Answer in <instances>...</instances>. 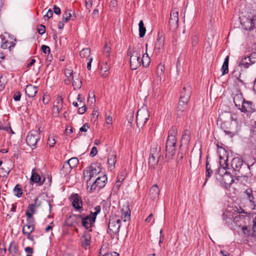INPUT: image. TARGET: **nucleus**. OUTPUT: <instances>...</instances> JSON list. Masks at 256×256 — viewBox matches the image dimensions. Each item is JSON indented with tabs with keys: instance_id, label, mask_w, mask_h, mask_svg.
Instances as JSON below:
<instances>
[{
	"instance_id": "obj_1",
	"label": "nucleus",
	"mask_w": 256,
	"mask_h": 256,
	"mask_svg": "<svg viewBox=\"0 0 256 256\" xmlns=\"http://www.w3.org/2000/svg\"><path fill=\"white\" fill-rule=\"evenodd\" d=\"M221 168H219L216 173V178L220 182V186L224 189L228 190L234 182V180L232 175L226 171L228 169V159L224 160V162L220 160V162Z\"/></svg>"
},
{
	"instance_id": "obj_2",
	"label": "nucleus",
	"mask_w": 256,
	"mask_h": 256,
	"mask_svg": "<svg viewBox=\"0 0 256 256\" xmlns=\"http://www.w3.org/2000/svg\"><path fill=\"white\" fill-rule=\"evenodd\" d=\"M88 168V170H83V174L84 178L88 177L86 184L88 186V184H91L92 178L100 173L101 169L96 164H91Z\"/></svg>"
},
{
	"instance_id": "obj_3",
	"label": "nucleus",
	"mask_w": 256,
	"mask_h": 256,
	"mask_svg": "<svg viewBox=\"0 0 256 256\" xmlns=\"http://www.w3.org/2000/svg\"><path fill=\"white\" fill-rule=\"evenodd\" d=\"M150 117L148 110L146 107L141 108L137 112L136 125L138 127H142L148 121Z\"/></svg>"
},
{
	"instance_id": "obj_4",
	"label": "nucleus",
	"mask_w": 256,
	"mask_h": 256,
	"mask_svg": "<svg viewBox=\"0 0 256 256\" xmlns=\"http://www.w3.org/2000/svg\"><path fill=\"white\" fill-rule=\"evenodd\" d=\"M121 220L116 216L110 217L108 225V233L111 235L112 234H118L120 227Z\"/></svg>"
},
{
	"instance_id": "obj_5",
	"label": "nucleus",
	"mask_w": 256,
	"mask_h": 256,
	"mask_svg": "<svg viewBox=\"0 0 256 256\" xmlns=\"http://www.w3.org/2000/svg\"><path fill=\"white\" fill-rule=\"evenodd\" d=\"M142 52L143 48L141 46L135 47L134 54L130 58V66L132 70H136L140 66V63L137 61V60L140 56Z\"/></svg>"
},
{
	"instance_id": "obj_6",
	"label": "nucleus",
	"mask_w": 256,
	"mask_h": 256,
	"mask_svg": "<svg viewBox=\"0 0 256 256\" xmlns=\"http://www.w3.org/2000/svg\"><path fill=\"white\" fill-rule=\"evenodd\" d=\"M106 180L107 177L106 175L97 178L94 181L91 182V184L87 186V190L90 192H92L95 190L97 187L100 189L104 188L106 184Z\"/></svg>"
},
{
	"instance_id": "obj_7",
	"label": "nucleus",
	"mask_w": 256,
	"mask_h": 256,
	"mask_svg": "<svg viewBox=\"0 0 256 256\" xmlns=\"http://www.w3.org/2000/svg\"><path fill=\"white\" fill-rule=\"evenodd\" d=\"M40 140V134L36 130H32L26 136V142L29 146L34 149L36 148V144Z\"/></svg>"
},
{
	"instance_id": "obj_8",
	"label": "nucleus",
	"mask_w": 256,
	"mask_h": 256,
	"mask_svg": "<svg viewBox=\"0 0 256 256\" xmlns=\"http://www.w3.org/2000/svg\"><path fill=\"white\" fill-rule=\"evenodd\" d=\"M169 26L172 31H175L178 26V12L176 8H172L171 10L169 20Z\"/></svg>"
},
{
	"instance_id": "obj_9",
	"label": "nucleus",
	"mask_w": 256,
	"mask_h": 256,
	"mask_svg": "<svg viewBox=\"0 0 256 256\" xmlns=\"http://www.w3.org/2000/svg\"><path fill=\"white\" fill-rule=\"evenodd\" d=\"M72 218L75 220V221L72 224H78L80 220L81 219L82 225L86 230H88L90 228L93 226V225L90 226V220L88 218V216H85L84 214H74Z\"/></svg>"
},
{
	"instance_id": "obj_10",
	"label": "nucleus",
	"mask_w": 256,
	"mask_h": 256,
	"mask_svg": "<svg viewBox=\"0 0 256 256\" xmlns=\"http://www.w3.org/2000/svg\"><path fill=\"white\" fill-rule=\"evenodd\" d=\"M70 200L72 202V205L74 208L80 212L82 210V200L80 196L78 194H72Z\"/></svg>"
},
{
	"instance_id": "obj_11",
	"label": "nucleus",
	"mask_w": 256,
	"mask_h": 256,
	"mask_svg": "<svg viewBox=\"0 0 256 256\" xmlns=\"http://www.w3.org/2000/svg\"><path fill=\"white\" fill-rule=\"evenodd\" d=\"M164 38L162 33L159 32L158 36L154 45V50L156 53H160L164 46Z\"/></svg>"
},
{
	"instance_id": "obj_12",
	"label": "nucleus",
	"mask_w": 256,
	"mask_h": 256,
	"mask_svg": "<svg viewBox=\"0 0 256 256\" xmlns=\"http://www.w3.org/2000/svg\"><path fill=\"white\" fill-rule=\"evenodd\" d=\"M239 110L243 112H248L249 114L254 111V108L252 102L246 100L244 98Z\"/></svg>"
},
{
	"instance_id": "obj_13",
	"label": "nucleus",
	"mask_w": 256,
	"mask_h": 256,
	"mask_svg": "<svg viewBox=\"0 0 256 256\" xmlns=\"http://www.w3.org/2000/svg\"><path fill=\"white\" fill-rule=\"evenodd\" d=\"M176 144L166 140V156L168 158H172L175 153Z\"/></svg>"
},
{
	"instance_id": "obj_14",
	"label": "nucleus",
	"mask_w": 256,
	"mask_h": 256,
	"mask_svg": "<svg viewBox=\"0 0 256 256\" xmlns=\"http://www.w3.org/2000/svg\"><path fill=\"white\" fill-rule=\"evenodd\" d=\"M192 92V88L189 86H184L180 92V98L182 100L188 102Z\"/></svg>"
},
{
	"instance_id": "obj_15",
	"label": "nucleus",
	"mask_w": 256,
	"mask_h": 256,
	"mask_svg": "<svg viewBox=\"0 0 256 256\" xmlns=\"http://www.w3.org/2000/svg\"><path fill=\"white\" fill-rule=\"evenodd\" d=\"M249 58L248 56H244L238 63V66L244 68H248L250 66L256 62L255 60H248Z\"/></svg>"
},
{
	"instance_id": "obj_16",
	"label": "nucleus",
	"mask_w": 256,
	"mask_h": 256,
	"mask_svg": "<svg viewBox=\"0 0 256 256\" xmlns=\"http://www.w3.org/2000/svg\"><path fill=\"white\" fill-rule=\"evenodd\" d=\"M244 165V161L242 158L236 157L234 158L231 162V166L234 171H239Z\"/></svg>"
},
{
	"instance_id": "obj_17",
	"label": "nucleus",
	"mask_w": 256,
	"mask_h": 256,
	"mask_svg": "<svg viewBox=\"0 0 256 256\" xmlns=\"http://www.w3.org/2000/svg\"><path fill=\"white\" fill-rule=\"evenodd\" d=\"M178 130L176 126H172L168 131L167 140L176 144Z\"/></svg>"
},
{
	"instance_id": "obj_18",
	"label": "nucleus",
	"mask_w": 256,
	"mask_h": 256,
	"mask_svg": "<svg viewBox=\"0 0 256 256\" xmlns=\"http://www.w3.org/2000/svg\"><path fill=\"white\" fill-rule=\"evenodd\" d=\"M63 98L61 96L58 95L54 101V104L52 108V110L54 112L56 110L57 114H58L60 110L62 108Z\"/></svg>"
},
{
	"instance_id": "obj_19",
	"label": "nucleus",
	"mask_w": 256,
	"mask_h": 256,
	"mask_svg": "<svg viewBox=\"0 0 256 256\" xmlns=\"http://www.w3.org/2000/svg\"><path fill=\"white\" fill-rule=\"evenodd\" d=\"M38 88L32 84L28 85L25 88V92L30 98L34 97L38 92Z\"/></svg>"
},
{
	"instance_id": "obj_20",
	"label": "nucleus",
	"mask_w": 256,
	"mask_h": 256,
	"mask_svg": "<svg viewBox=\"0 0 256 256\" xmlns=\"http://www.w3.org/2000/svg\"><path fill=\"white\" fill-rule=\"evenodd\" d=\"M250 225L248 228L252 229V236L253 237H256V214L252 215V218H250Z\"/></svg>"
},
{
	"instance_id": "obj_21",
	"label": "nucleus",
	"mask_w": 256,
	"mask_h": 256,
	"mask_svg": "<svg viewBox=\"0 0 256 256\" xmlns=\"http://www.w3.org/2000/svg\"><path fill=\"white\" fill-rule=\"evenodd\" d=\"M188 103V102L182 100L180 98L177 106V112L179 116H180L182 113L186 109Z\"/></svg>"
},
{
	"instance_id": "obj_22",
	"label": "nucleus",
	"mask_w": 256,
	"mask_h": 256,
	"mask_svg": "<svg viewBox=\"0 0 256 256\" xmlns=\"http://www.w3.org/2000/svg\"><path fill=\"white\" fill-rule=\"evenodd\" d=\"M94 212H90V214L86 216L90 220V226H92L95 222L97 215L100 212V206H97L94 208Z\"/></svg>"
},
{
	"instance_id": "obj_23",
	"label": "nucleus",
	"mask_w": 256,
	"mask_h": 256,
	"mask_svg": "<svg viewBox=\"0 0 256 256\" xmlns=\"http://www.w3.org/2000/svg\"><path fill=\"white\" fill-rule=\"evenodd\" d=\"M30 180L32 182L38 183L39 186L42 185L45 180L44 178L42 180L40 176L34 170H32V176Z\"/></svg>"
},
{
	"instance_id": "obj_24",
	"label": "nucleus",
	"mask_w": 256,
	"mask_h": 256,
	"mask_svg": "<svg viewBox=\"0 0 256 256\" xmlns=\"http://www.w3.org/2000/svg\"><path fill=\"white\" fill-rule=\"evenodd\" d=\"M150 155L157 157V159H159L162 154L160 153V147L158 146L157 144H154L150 149Z\"/></svg>"
},
{
	"instance_id": "obj_25",
	"label": "nucleus",
	"mask_w": 256,
	"mask_h": 256,
	"mask_svg": "<svg viewBox=\"0 0 256 256\" xmlns=\"http://www.w3.org/2000/svg\"><path fill=\"white\" fill-rule=\"evenodd\" d=\"M248 26L244 27L246 30H254V26L256 24V15L253 16L251 19L246 20Z\"/></svg>"
},
{
	"instance_id": "obj_26",
	"label": "nucleus",
	"mask_w": 256,
	"mask_h": 256,
	"mask_svg": "<svg viewBox=\"0 0 256 256\" xmlns=\"http://www.w3.org/2000/svg\"><path fill=\"white\" fill-rule=\"evenodd\" d=\"M244 193L246 196V198L249 200L250 203L252 205L254 206V196L252 190L251 188H248L244 192Z\"/></svg>"
},
{
	"instance_id": "obj_27",
	"label": "nucleus",
	"mask_w": 256,
	"mask_h": 256,
	"mask_svg": "<svg viewBox=\"0 0 256 256\" xmlns=\"http://www.w3.org/2000/svg\"><path fill=\"white\" fill-rule=\"evenodd\" d=\"M159 192L160 190L156 184L153 186L150 190V195L153 199H156L158 198Z\"/></svg>"
},
{
	"instance_id": "obj_28",
	"label": "nucleus",
	"mask_w": 256,
	"mask_h": 256,
	"mask_svg": "<svg viewBox=\"0 0 256 256\" xmlns=\"http://www.w3.org/2000/svg\"><path fill=\"white\" fill-rule=\"evenodd\" d=\"M146 52L145 54H144L142 55V64L143 66L146 68L148 67L150 64V58L148 56V54H147V47L148 44H146Z\"/></svg>"
},
{
	"instance_id": "obj_29",
	"label": "nucleus",
	"mask_w": 256,
	"mask_h": 256,
	"mask_svg": "<svg viewBox=\"0 0 256 256\" xmlns=\"http://www.w3.org/2000/svg\"><path fill=\"white\" fill-rule=\"evenodd\" d=\"M213 174V170L211 168L210 166V165L208 160L206 162V178L204 186L208 182V178H210Z\"/></svg>"
},
{
	"instance_id": "obj_30",
	"label": "nucleus",
	"mask_w": 256,
	"mask_h": 256,
	"mask_svg": "<svg viewBox=\"0 0 256 256\" xmlns=\"http://www.w3.org/2000/svg\"><path fill=\"white\" fill-rule=\"evenodd\" d=\"M233 99L234 102V103L236 106L239 110L244 100V98L242 97L241 94H238L234 97Z\"/></svg>"
},
{
	"instance_id": "obj_31",
	"label": "nucleus",
	"mask_w": 256,
	"mask_h": 256,
	"mask_svg": "<svg viewBox=\"0 0 256 256\" xmlns=\"http://www.w3.org/2000/svg\"><path fill=\"white\" fill-rule=\"evenodd\" d=\"M190 140V132L188 130H185L182 138V142L188 144Z\"/></svg>"
},
{
	"instance_id": "obj_32",
	"label": "nucleus",
	"mask_w": 256,
	"mask_h": 256,
	"mask_svg": "<svg viewBox=\"0 0 256 256\" xmlns=\"http://www.w3.org/2000/svg\"><path fill=\"white\" fill-rule=\"evenodd\" d=\"M228 60L229 56H228L226 57L221 68L222 75H224L228 72Z\"/></svg>"
},
{
	"instance_id": "obj_33",
	"label": "nucleus",
	"mask_w": 256,
	"mask_h": 256,
	"mask_svg": "<svg viewBox=\"0 0 256 256\" xmlns=\"http://www.w3.org/2000/svg\"><path fill=\"white\" fill-rule=\"evenodd\" d=\"M164 67L163 64H160L156 68V74L157 75L158 78L159 80H161V76L163 75L164 72Z\"/></svg>"
},
{
	"instance_id": "obj_34",
	"label": "nucleus",
	"mask_w": 256,
	"mask_h": 256,
	"mask_svg": "<svg viewBox=\"0 0 256 256\" xmlns=\"http://www.w3.org/2000/svg\"><path fill=\"white\" fill-rule=\"evenodd\" d=\"M72 169V168H71L70 165L66 162L64 163L62 168L61 169V172L63 174H66L70 173Z\"/></svg>"
},
{
	"instance_id": "obj_35",
	"label": "nucleus",
	"mask_w": 256,
	"mask_h": 256,
	"mask_svg": "<svg viewBox=\"0 0 256 256\" xmlns=\"http://www.w3.org/2000/svg\"><path fill=\"white\" fill-rule=\"evenodd\" d=\"M159 159L152 155H150L148 160V166L151 168H154V166L158 164Z\"/></svg>"
},
{
	"instance_id": "obj_36",
	"label": "nucleus",
	"mask_w": 256,
	"mask_h": 256,
	"mask_svg": "<svg viewBox=\"0 0 256 256\" xmlns=\"http://www.w3.org/2000/svg\"><path fill=\"white\" fill-rule=\"evenodd\" d=\"M34 226L25 224L23 226L22 232L24 234H31L34 232Z\"/></svg>"
},
{
	"instance_id": "obj_37",
	"label": "nucleus",
	"mask_w": 256,
	"mask_h": 256,
	"mask_svg": "<svg viewBox=\"0 0 256 256\" xmlns=\"http://www.w3.org/2000/svg\"><path fill=\"white\" fill-rule=\"evenodd\" d=\"M139 26V36L140 38H142L146 34V29L144 26V22L142 20H140L138 24Z\"/></svg>"
},
{
	"instance_id": "obj_38",
	"label": "nucleus",
	"mask_w": 256,
	"mask_h": 256,
	"mask_svg": "<svg viewBox=\"0 0 256 256\" xmlns=\"http://www.w3.org/2000/svg\"><path fill=\"white\" fill-rule=\"evenodd\" d=\"M90 54V48L82 49L80 52V56L82 58H88Z\"/></svg>"
},
{
	"instance_id": "obj_39",
	"label": "nucleus",
	"mask_w": 256,
	"mask_h": 256,
	"mask_svg": "<svg viewBox=\"0 0 256 256\" xmlns=\"http://www.w3.org/2000/svg\"><path fill=\"white\" fill-rule=\"evenodd\" d=\"M26 214L27 216L26 224L34 226V219L33 216H32V214L29 212H26Z\"/></svg>"
},
{
	"instance_id": "obj_40",
	"label": "nucleus",
	"mask_w": 256,
	"mask_h": 256,
	"mask_svg": "<svg viewBox=\"0 0 256 256\" xmlns=\"http://www.w3.org/2000/svg\"><path fill=\"white\" fill-rule=\"evenodd\" d=\"M14 192L16 196L20 198L22 194V189L21 186L19 184H17L14 189Z\"/></svg>"
},
{
	"instance_id": "obj_41",
	"label": "nucleus",
	"mask_w": 256,
	"mask_h": 256,
	"mask_svg": "<svg viewBox=\"0 0 256 256\" xmlns=\"http://www.w3.org/2000/svg\"><path fill=\"white\" fill-rule=\"evenodd\" d=\"M116 161V154H109L108 157V163L112 166H114Z\"/></svg>"
},
{
	"instance_id": "obj_42",
	"label": "nucleus",
	"mask_w": 256,
	"mask_h": 256,
	"mask_svg": "<svg viewBox=\"0 0 256 256\" xmlns=\"http://www.w3.org/2000/svg\"><path fill=\"white\" fill-rule=\"evenodd\" d=\"M72 16L71 10H67L62 14V20H64L65 22H67L70 20Z\"/></svg>"
},
{
	"instance_id": "obj_43",
	"label": "nucleus",
	"mask_w": 256,
	"mask_h": 256,
	"mask_svg": "<svg viewBox=\"0 0 256 256\" xmlns=\"http://www.w3.org/2000/svg\"><path fill=\"white\" fill-rule=\"evenodd\" d=\"M14 46L15 44L12 42H8L6 40L2 43L1 47L4 49L8 48L11 50V48L14 47Z\"/></svg>"
},
{
	"instance_id": "obj_44",
	"label": "nucleus",
	"mask_w": 256,
	"mask_h": 256,
	"mask_svg": "<svg viewBox=\"0 0 256 256\" xmlns=\"http://www.w3.org/2000/svg\"><path fill=\"white\" fill-rule=\"evenodd\" d=\"M66 162L70 165L71 168H74L78 164V160L76 158H72Z\"/></svg>"
},
{
	"instance_id": "obj_45",
	"label": "nucleus",
	"mask_w": 256,
	"mask_h": 256,
	"mask_svg": "<svg viewBox=\"0 0 256 256\" xmlns=\"http://www.w3.org/2000/svg\"><path fill=\"white\" fill-rule=\"evenodd\" d=\"M73 86H74V88L76 90V88L79 89L82 87V82L80 80L78 79H76L74 80Z\"/></svg>"
},
{
	"instance_id": "obj_46",
	"label": "nucleus",
	"mask_w": 256,
	"mask_h": 256,
	"mask_svg": "<svg viewBox=\"0 0 256 256\" xmlns=\"http://www.w3.org/2000/svg\"><path fill=\"white\" fill-rule=\"evenodd\" d=\"M10 172V170H9L8 168L6 170L3 167H0V174L2 175V176H7Z\"/></svg>"
},
{
	"instance_id": "obj_47",
	"label": "nucleus",
	"mask_w": 256,
	"mask_h": 256,
	"mask_svg": "<svg viewBox=\"0 0 256 256\" xmlns=\"http://www.w3.org/2000/svg\"><path fill=\"white\" fill-rule=\"evenodd\" d=\"M6 81V78L2 76H0V91L2 90L5 86Z\"/></svg>"
},
{
	"instance_id": "obj_48",
	"label": "nucleus",
	"mask_w": 256,
	"mask_h": 256,
	"mask_svg": "<svg viewBox=\"0 0 256 256\" xmlns=\"http://www.w3.org/2000/svg\"><path fill=\"white\" fill-rule=\"evenodd\" d=\"M110 50L111 48L106 44L104 48V53L106 58H108L110 56Z\"/></svg>"
},
{
	"instance_id": "obj_49",
	"label": "nucleus",
	"mask_w": 256,
	"mask_h": 256,
	"mask_svg": "<svg viewBox=\"0 0 256 256\" xmlns=\"http://www.w3.org/2000/svg\"><path fill=\"white\" fill-rule=\"evenodd\" d=\"M255 48V50L253 52L250 56H248L249 58L248 60H252V59L256 58V44H254L252 50Z\"/></svg>"
},
{
	"instance_id": "obj_50",
	"label": "nucleus",
	"mask_w": 256,
	"mask_h": 256,
	"mask_svg": "<svg viewBox=\"0 0 256 256\" xmlns=\"http://www.w3.org/2000/svg\"><path fill=\"white\" fill-rule=\"evenodd\" d=\"M56 144L55 139L53 136H50L48 140V144L51 148L53 147Z\"/></svg>"
},
{
	"instance_id": "obj_51",
	"label": "nucleus",
	"mask_w": 256,
	"mask_h": 256,
	"mask_svg": "<svg viewBox=\"0 0 256 256\" xmlns=\"http://www.w3.org/2000/svg\"><path fill=\"white\" fill-rule=\"evenodd\" d=\"M36 207L34 206L33 204H29L28 208V210L26 211V212H29L30 214H32V216L33 214L35 212V208Z\"/></svg>"
},
{
	"instance_id": "obj_52",
	"label": "nucleus",
	"mask_w": 256,
	"mask_h": 256,
	"mask_svg": "<svg viewBox=\"0 0 256 256\" xmlns=\"http://www.w3.org/2000/svg\"><path fill=\"white\" fill-rule=\"evenodd\" d=\"M38 32L39 34L42 35L46 32V27L43 24H40L38 26Z\"/></svg>"
},
{
	"instance_id": "obj_53",
	"label": "nucleus",
	"mask_w": 256,
	"mask_h": 256,
	"mask_svg": "<svg viewBox=\"0 0 256 256\" xmlns=\"http://www.w3.org/2000/svg\"><path fill=\"white\" fill-rule=\"evenodd\" d=\"M41 49L44 54H50V49L48 46L46 45H42Z\"/></svg>"
},
{
	"instance_id": "obj_54",
	"label": "nucleus",
	"mask_w": 256,
	"mask_h": 256,
	"mask_svg": "<svg viewBox=\"0 0 256 256\" xmlns=\"http://www.w3.org/2000/svg\"><path fill=\"white\" fill-rule=\"evenodd\" d=\"M198 41V38L196 35H194L192 38V46H195L197 45Z\"/></svg>"
},
{
	"instance_id": "obj_55",
	"label": "nucleus",
	"mask_w": 256,
	"mask_h": 256,
	"mask_svg": "<svg viewBox=\"0 0 256 256\" xmlns=\"http://www.w3.org/2000/svg\"><path fill=\"white\" fill-rule=\"evenodd\" d=\"M135 52V47L132 49L130 46H129L127 52V55L131 58L132 56L134 54V52Z\"/></svg>"
},
{
	"instance_id": "obj_56",
	"label": "nucleus",
	"mask_w": 256,
	"mask_h": 256,
	"mask_svg": "<svg viewBox=\"0 0 256 256\" xmlns=\"http://www.w3.org/2000/svg\"><path fill=\"white\" fill-rule=\"evenodd\" d=\"M21 98V93L20 91L17 92L14 96V99L16 101L20 100Z\"/></svg>"
},
{
	"instance_id": "obj_57",
	"label": "nucleus",
	"mask_w": 256,
	"mask_h": 256,
	"mask_svg": "<svg viewBox=\"0 0 256 256\" xmlns=\"http://www.w3.org/2000/svg\"><path fill=\"white\" fill-rule=\"evenodd\" d=\"M53 15V11L51 9H49L46 14L44 15V18H47V20L51 18Z\"/></svg>"
},
{
	"instance_id": "obj_58",
	"label": "nucleus",
	"mask_w": 256,
	"mask_h": 256,
	"mask_svg": "<svg viewBox=\"0 0 256 256\" xmlns=\"http://www.w3.org/2000/svg\"><path fill=\"white\" fill-rule=\"evenodd\" d=\"M90 244V241L89 238H88L87 237L84 236V241L82 242V245L83 246H89Z\"/></svg>"
},
{
	"instance_id": "obj_59",
	"label": "nucleus",
	"mask_w": 256,
	"mask_h": 256,
	"mask_svg": "<svg viewBox=\"0 0 256 256\" xmlns=\"http://www.w3.org/2000/svg\"><path fill=\"white\" fill-rule=\"evenodd\" d=\"M89 128L88 125L87 124H85L80 128V130L81 132H86Z\"/></svg>"
},
{
	"instance_id": "obj_60",
	"label": "nucleus",
	"mask_w": 256,
	"mask_h": 256,
	"mask_svg": "<svg viewBox=\"0 0 256 256\" xmlns=\"http://www.w3.org/2000/svg\"><path fill=\"white\" fill-rule=\"evenodd\" d=\"M65 75L66 77H71L72 76L73 72L72 70L66 69L64 72Z\"/></svg>"
},
{
	"instance_id": "obj_61",
	"label": "nucleus",
	"mask_w": 256,
	"mask_h": 256,
	"mask_svg": "<svg viewBox=\"0 0 256 256\" xmlns=\"http://www.w3.org/2000/svg\"><path fill=\"white\" fill-rule=\"evenodd\" d=\"M97 152H98L97 148L96 146H94L92 148L91 152H90V156L92 157H94L97 154Z\"/></svg>"
},
{
	"instance_id": "obj_62",
	"label": "nucleus",
	"mask_w": 256,
	"mask_h": 256,
	"mask_svg": "<svg viewBox=\"0 0 256 256\" xmlns=\"http://www.w3.org/2000/svg\"><path fill=\"white\" fill-rule=\"evenodd\" d=\"M110 67L107 64V62H106L104 64L101 66V70H103L104 72H106L108 70Z\"/></svg>"
},
{
	"instance_id": "obj_63",
	"label": "nucleus",
	"mask_w": 256,
	"mask_h": 256,
	"mask_svg": "<svg viewBox=\"0 0 256 256\" xmlns=\"http://www.w3.org/2000/svg\"><path fill=\"white\" fill-rule=\"evenodd\" d=\"M86 106L84 105L78 109V113L79 114H83L86 111Z\"/></svg>"
},
{
	"instance_id": "obj_64",
	"label": "nucleus",
	"mask_w": 256,
	"mask_h": 256,
	"mask_svg": "<svg viewBox=\"0 0 256 256\" xmlns=\"http://www.w3.org/2000/svg\"><path fill=\"white\" fill-rule=\"evenodd\" d=\"M252 136L256 138V122H254V126L252 129Z\"/></svg>"
}]
</instances>
